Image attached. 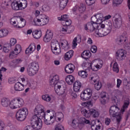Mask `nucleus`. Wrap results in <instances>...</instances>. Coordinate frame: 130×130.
<instances>
[{
  "mask_svg": "<svg viewBox=\"0 0 130 130\" xmlns=\"http://www.w3.org/2000/svg\"><path fill=\"white\" fill-rule=\"evenodd\" d=\"M111 18V15H108L105 17L101 13L93 15L91 19V21L84 25V29L89 33H92L95 31L94 35L96 37H104L108 35L112 29L111 22H108L107 24V30L105 29V22Z\"/></svg>",
  "mask_w": 130,
  "mask_h": 130,
  "instance_id": "1",
  "label": "nucleus"
},
{
  "mask_svg": "<svg viewBox=\"0 0 130 130\" xmlns=\"http://www.w3.org/2000/svg\"><path fill=\"white\" fill-rule=\"evenodd\" d=\"M84 124H89L91 125L92 130H103V128L101 124L96 125L95 120L90 121L86 119L84 117H77L74 119L71 123V127L73 129L81 130L84 128ZM95 125H96L95 126Z\"/></svg>",
  "mask_w": 130,
  "mask_h": 130,
  "instance_id": "2",
  "label": "nucleus"
},
{
  "mask_svg": "<svg viewBox=\"0 0 130 130\" xmlns=\"http://www.w3.org/2000/svg\"><path fill=\"white\" fill-rule=\"evenodd\" d=\"M80 99L82 101H87L81 104L83 107L93 106L94 103L97 100V99H95V97L93 96V90L90 88H86L81 91Z\"/></svg>",
  "mask_w": 130,
  "mask_h": 130,
  "instance_id": "3",
  "label": "nucleus"
},
{
  "mask_svg": "<svg viewBox=\"0 0 130 130\" xmlns=\"http://www.w3.org/2000/svg\"><path fill=\"white\" fill-rule=\"evenodd\" d=\"M64 50H69L71 47V44L67 40H63L60 43L56 40H52L50 43L51 49L52 53L55 55H60L61 54V48Z\"/></svg>",
  "mask_w": 130,
  "mask_h": 130,
  "instance_id": "4",
  "label": "nucleus"
},
{
  "mask_svg": "<svg viewBox=\"0 0 130 130\" xmlns=\"http://www.w3.org/2000/svg\"><path fill=\"white\" fill-rule=\"evenodd\" d=\"M50 85L54 87V90L57 95L64 94L66 91V82L61 80L59 81V76L55 74L50 79Z\"/></svg>",
  "mask_w": 130,
  "mask_h": 130,
  "instance_id": "5",
  "label": "nucleus"
},
{
  "mask_svg": "<svg viewBox=\"0 0 130 130\" xmlns=\"http://www.w3.org/2000/svg\"><path fill=\"white\" fill-rule=\"evenodd\" d=\"M34 15L36 16L33 19L32 25L34 26H45L49 22V17L45 14H40V11L35 10Z\"/></svg>",
  "mask_w": 130,
  "mask_h": 130,
  "instance_id": "6",
  "label": "nucleus"
},
{
  "mask_svg": "<svg viewBox=\"0 0 130 130\" xmlns=\"http://www.w3.org/2000/svg\"><path fill=\"white\" fill-rule=\"evenodd\" d=\"M27 6V0H15L11 4V7L14 11L25 10Z\"/></svg>",
  "mask_w": 130,
  "mask_h": 130,
  "instance_id": "7",
  "label": "nucleus"
},
{
  "mask_svg": "<svg viewBox=\"0 0 130 130\" xmlns=\"http://www.w3.org/2000/svg\"><path fill=\"white\" fill-rule=\"evenodd\" d=\"M103 60L101 58H94L89 63V68L94 72L101 70L103 67Z\"/></svg>",
  "mask_w": 130,
  "mask_h": 130,
  "instance_id": "8",
  "label": "nucleus"
},
{
  "mask_svg": "<svg viewBox=\"0 0 130 130\" xmlns=\"http://www.w3.org/2000/svg\"><path fill=\"white\" fill-rule=\"evenodd\" d=\"M24 99L22 98H15L10 101L9 108L10 109H18L24 105Z\"/></svg>",
  "mask_w": 130,
  "mask_h": 130,
  "instance_id": "9",
  "label": "nucleus"
},
{
  "mask_svg": "<svg viewBox=\"0 0 130 130\" xmlns=\"http://www.w3.org/2000/svg\"><path fill=\"white\" fill-rule=\"evenodd\" d=\"M29 114L28 108L23 107L20 109L16 113V118L18 121H24L27 118Z\"/></svg>",
  "mask_w": 130,
  "mask_h": 130,
  "instance_id": "10",
  "label": "nucleus"
},
{
  "mask_svg": "<svg viewBox=\"0 0 130 130\" xmlns=\"http://www.w3.org/2000/svg\"><path fill=\"white\" fill-rule=\"evenodd\" d=\"M39 71V64L37 61H34L30 63L27 69V75L30 77L35 76Z\"/></svg>",
  "mask_w": 130,
  "mask_h": 130,
  "instance_id": "11",
  "label": "nucleus"
},
{
  "mask_svg": "<svg viewBox=\"0 0 130 130\" xmlns=\"http://www.w3.org/2000/svg\"><path fill=\"white\" fill-rule=\"evenodd\" d=\"M110 115L113 117H116L117 122L121 120V115L120 114V109L117 106H112L110 108Z\"/></svg>",
  "mask_w": 130,
  "mask_h": 130,
  "instance_id": "12",
  "label": "nucleus"
},
{
  "mask_svg": "<svg viewBox=\"0 0 130 130\" xmlns=\"http://www.w3.org/2000/svg\"><path fill=\"white\" fill-rule=\"evenodd\" d=\"M74 26H67L64 25H63L61 26L60 28V31L62 34H64V35L67 34H71L74 32Z\"/></svg>",
  "mask_w": 130,
  "mask_h": 130,
  "instance_id": "13",
  "label": "nucleus"
},
{
  "mask_svg": "<svg viewBox=\"0 0 130 130\" xmlns=\"http://www.w3.org/2000/svg\"><path fill=\"white\" fill-rule=\"evenodd\" d=\"M115 56L118 60H124L126 57V51L123 49L118 50L116 52Z\"/></svg>",
  "mask_w": 130,
  "mask_h": 130,
  "instance_id": "14",
  "label": "nucleus"
},
{
  "mask_svg": "<svg viewBox=\"0 0 130 130\" xmlns=\"http://www.w3.org/2000/svg\"><path fill=\"white\" fill-rule=\"evenodd\" d=\"M53 38V32L51 30H47L43 37V41L45 43H49Z\"/></svg>",
  "mask_w": 130,
  "mask_h": 130,
  "instance_id": "15",
  "label": "nucleus"
},
{
  "mask_svg": "<svg viewBox=\"0 0 130 130\" xmlns=\"http://www.w3.org/2000/svg\"><path fill=\"white\" fill-rule=\"evenodd\" d=\"M81 41L82 37H81V35H77L76 37H75L72 41V49L77 48L78 43H81Z\"/></svg>",
  "mask_w": 130,
  "mask_h": 130,
  "instance_id": "16",
  "label": "nucleus"
},
{
  "mask_svg": "<svg viewBox=\"0 0 130 130\" xmlns=\"http://www.w3.org/2000/svg\"><path fill=\"white\" fill-rule=\"evenodd\" d=\"M108 94L106 92L103 91L101 93V99L100 101L102 104H106L109 100Z\"/></svg>",
  "mask_w": 130,
  "mask_h": 130,
  "instance_id": "17",
  "label": "nucleus"
},
{
  "mask_svg": "<svg viewBox=\"0 0 130 130\" xmlns=\"http://www.w3.org/2000/svg\"><path fill=\"white\" fill-rule=\"evenodd\" d=\"M36 50V45L35 43H31L28 48L25 50V54L27 55H30L32 54L34 51Z\"/></svg>",
  "mask_w": 130,
  "mask_h": 130,
  "instance_id": "18",
  "label": "nucleus"
},
{
  "mask_svg": "<svg viewBox=\"0 0 130 130\" xmlns=\"http://www.w3.org/2000/svg\"><path fill=\"white\" fill-rule=\"evenodd\" d=\"M75 69L76 67L74 64L69 63L65 67L64 71L66 74H73Z\"/></svg>",
  "mask_w": 130,
  "mask_h": 130,
  "instance_id": "19",
  "label": "nucleus"
},
{
  "mask_svg": "<svg viewBox=\"0 0 130 130\" xmlns=\"http://www.w3.org/2000/svg\"><path fill=\"white\" fill-rule=\"evenodd\" d=\"M10 23L13 28H15V29H19V28H20V25H19V20L17 19L16 17H13L10 19Z\"/></svg>",
  "mask_w": 130,
  "mask_h": 130,
  "instance_id": "20",
  "label": "nucleus"
},
{
  "mask_svg": "<svg viewBox=\"0 0 130 130\" xmlns=\"http://www.w3.org/2000/svg\"><path fill=\"white\" fill-rule=\"evenodd\" d=\"M74 50H70L67 52L64 55V60H66V61H69V60H71L72 58V57L74 56Z\"/></svg>",
  "mask_w": 130,
  "mask_h": 130,
  "instance_id": "21",
  "label": "nucleus"
},
{
  "mask_svg": "<svg viewBox=\"0 0 130 130\" xmlns=\"http://www.w3.org/2000/svg\"><path fill=\"white\" fill-rule=\"evenodd\" d=\"M81 113L83 116L86 117V118H89V117H91V113L90 112V109L88 110L85 108H82L81 109Z\"/></svg>",
  "mask_w": 130,
  "mask_h": 130,
  "instance_id": "22",
  "label": "nucleus"
},
{
  "mask_svg": "<svg viewBox=\"0 0 130 130\" xmlns=\"http://www.w3.org/2000/svg\"><path fill=\"white\" fill-rule=\"evenodd\" d=\"M23 58H18L15 59L11 62L10 63V66L15 68V66H16V64H20V63H22V62H23Z\"/></svg>",
  "mask_w": 130,
  "mask_h": 130,
  "instance_id": "23",
  "label": "nucleus"
},
{
  "mask_svg": "<svg viewBox=\"0 0 130 130\" xmlns=\"http://www.w3.org/2000/svg\"><path fill=\"white\" fill-rule=\"evenodd\" d=\"M82 87V83L79 81H76L73 84V90L74 92H80V90Z\"/></svg>",
  "mask_w": 130,
  "mask_h": 130,
  "instance_id": "24",
  "label": "nucleus"
},
{
  "mask_svg": "<svg viewBox=\"0 0 130 130\" xmlns=\"http://www.w3.org/2000/svg\"><path fill=\"white\" fill-rule=\"evenodd\" d=\"M59 2V9L62 11L67 7L69 0H57Z\"/></svg>",
  "mask_w": 130,
  "mask_h": 130,
  "instance_id": "25",
  "label": "nucleus"
},
{
  "mask_svg": "<svg viewBox=\"0 0 130 130\" xmlns=\"http://www.w3.org/2000/svg\"><path fill=\"white\" fill-rule=\"evenodd\" d=\"M11 101L8 98H3L1 100V105L3 107H10V103Z\"/></svg>",
  "mask_w": 130,
  "mask_h": 130,
  "instance_id": "26",
  "label": "nucleus"
},
{
  "mask_svg": "<svg viewBox=\"0 0 130 130\" xmlns=\"http://www.w3.org/2000/svg\"><path fill=\"white\" fill-rule=\"evenodd\" d=\"M66 82L68 85H73V83L75 82V77L73 75H68L66 77Z\"/></svg>",
  "mask_w": 130,
  "mask_h": 130,
  "instance_id": "27",
  "label": "nucleus"
},
{
  "mask_svg": "<svg viewBox=\"0 0 130 130\" xmlns=\"http://www.w3.org/2000/svg\"><path fill=\"white\" fill-rule=\"evenodd\" d=\"M118 42H120L121 44H127V43H128L127 36L125 35L121 36L118 40Z\"/></svg>",
  "mask_w": 130,
  "mask_h": 130,
  "instance_id": "28",
  "label": "nucleus"
},
{
  "mask_svg": "<svg viewBox=\"0 0 130 130\" xmlns=\"http://www.w3.org/2000/svg\"><path fill=\"white\" fill-rule=\"evenodd\" d=\"M14 89L18 92L23 91L24 90V84L21 83V82L16 83L14 85Z\"/></svg>",
  "mask_w": 130,
  "mask_h": 130,
  "instance_id": "29",
  "label": "nucleus"
},
{
  "mask_svg": "<svg viewBox=\"0 0 130 130\" xmlns=\"http://www.w3.org/2000/svg\"><path fill=\"white\" fill-rule=\"evenodd\" d=\"M42 36V32L41 30H35L32 32V37L35 39H39Z\"/></svg>",
  "mask_w": 130,
  "mask_h": 130,
  "instance_id": "30",
  "label": "nucleus"
},
{
  "mask_svg": "<svg viewBox=\"0 0 130 130\" xmlns=\"http://www.w3.org/2000/svg\"><path fill=\"white\" fill-rule=\"evenodd\" d=\"M90 116L91 115H92L93 118H97V117H99V115H100V113L99 112V111L95 110L94 109H90Z\"/></svg>",
  "mask_w": 130,
  "mask_h": 130,
  "instance_id": "31",
  "label": "nucleus"
},
{
  "mask_svg": "<svg viewBox=\"0 0 130 130\" xmlns=\"http://www.w3.org/2000/svg\"><path fill=\"white\" fill-rule=\"evenodd\" d=\"M81 56L84 59H88L91 57V52L89 50H85L82 53Z\"/></svg>",
  "mask_w": 130,
  "mask_h": 130,
  "instance_id": "32",
  "label": "nucleus"
},
{
  "mask_svg": "<svg viewBox=\"0 0 130 130\" xmlns=\"http://www.w3.org/2000/svg\"><path fill=\"white\" fill-rule=\"evenodd\" d=\"M113 72L115 73H118L119 72V69L118 67V64L115 61H112L110 64Z\"/></svg>",
  "mask_w": 130,
  "mask_h": 130,
  "instance_id": "33",
  "label": "nucleus"
},
{
  "mask_svg": "<svg viewBox=\"0 0 130 130\" xmlns=\"http://www.w3.org/2000/svg\"><path fill=\"white\" fill-rule=\"evenodd\" d=\"M78 76L82 79H87L88 78V72L86 70H80L78 71Z\"/></svg>",
  "mask_w": 130,
  "mask_h": 130,
  "instance_id": "34",
  "label": "nucleus"
},
{
  "mask_svg": "<svg viewBox=\"0 0 130 130\" xmlns=\"http://www.w3.org/2000/svg\"><path fill=\"white\" fill-rule=\"evenodd\" d=\"M20 80L24 85H27L28 87H31V84H30V82L29 81V79L28 77L25 76H21Z\"/></svg>",
  "mask_w": 130,
  "mask_h": 130,
  "instance_id": "35",
  "label": "nucleus"
},
{
  "mask_svg": "<svg viewBox=\"0 0 130 130\" xmlns=\"http://www.w3.org/2000/svg\"><path fill=\"white\" fill-rule=\"evenodd\" d=\"M13 51H14L15 53H17V55H19V54L21 53V51H22V46L18 44H16Z\"/></svg>",
  "mask_w": 130,
  "mask_h": 130,
  "instance_id": "36",
  "label": "nucleus"
},
{
  "mask_svg": "<svg viewBox=\"0 0 130 130\" xmlns=\"http://www.w3.org/2000/svg\"><path fill=\"white\" fill-rule=\"evenodd\" d=\"M18 25L20 26V27H18V29H21V28L25 27L26 25V20L22 17H20L19 21H18Z\"/></svg>",
  "mask_w": 130,
  "mask_h": 130,
  "instance_id": "37",
  "label": "nucleus"
},
{
  "mask_svg": "<svg viewBox=\"0 0 130 130\" xmlns=\"http://www.w3.org/2000/svg\"><path fill=\"white\" fill-rule=\"evenodd\" d=\"M128 105H129V99H127L124 102V104L121 109V112H124L125 109L128 107Z\"/></svg>",
  "mask_w": 130,
  "mask_h": 130,
  "instance_id": "38",
  "label": "nucleus"
},
{
  "mask_svg": "<svg viewBox=\"0 0 130 130\" xmlns=\"http://www.w3.org/2000/svg\"><path fill=\"white\" fill-rule=\"evenodd\" d=\"M0 32L2 38H4V37H7V36L9 35V30L6 28L0 29Z\"/></svg>",
  "mask_w": 130,
  "mask_h": 130,
  "instance_id": "39",
  "label": "nucleus"
},
{
  "mask_svg": "<svg viewBox=\"0 0 130 130\" xmlns=\"http://www.w3.org/2000/svg\"><path fill=\"white\" fill-rule=\"evenodd\" d=\"M42 99L46 102H50L51 101V97L49 94H43L42 95Z\"/></svg>",
  "mask_w": 130,
  "mask_h": 130,
  "instance_id": "40",
  "label": "nucleus"
},
{
  "mask_svg": "<svg viewBox=\"0 0 130 130\" xmlns=\"http://www.w3.org/2000/svg\"><path fill=\"white\" fill-rule=\"evenodd\" d=\"M69 18H70V17L69 16V15H68V14H64L61 15V16H59L57 17V20H58V21H66L67 20H68L69 19Z\"/></svg>",
  "mask_w": 130,
  "mask_h": 130,
  "instance_id": "41",
  "label": "nucleus"
},
{
  "mask_svg": "<svg viewBox=\"0 0 130 130\" xmlns=\"http://www.w3.org/2000/svg\"><path fill=\"white\" fill-rule=\"evenodd\" d=\"M2 49L3 52L4 53H9L10 52V47L8 46V44H4Z\"/></svg>",
  "mask_w": 130,
  "mask_h": 130,
  "instance_id": "42",
  "label": "nucleus"
},
{
  "mask_svg": "<svg viewBox=\"0 0 130 130\" xmlns=\"http://www.w3.org/2000/svg\"><path fill=\"white\" fill-rule=\"evenodd\" d=\"M94 88L95 90L99 91V90L102 88V83H101V82L97 81V82H95V83H94Z\"/></svg>",
  "mask_w": 130,
  "mask_h": 130,
  "instance_id": "43",
  "label": "nucleus"
},
{
  "mask_svg": "<svg viewBox=\"0 0 130 130\" xmlns=\"http://www.w3.org/2000/svg\"><path fill=\"white\" fill-rule=\"evenodd\" d=\"M78 12L81 14L85 13L86 12V6L85 5H81L80 7H78Z\"/></svg>",
  "mask_w": 130,
  "mask_h": 130,
  "instance_id": "44",
  "label": "nucleus"
},
{
  "mask_svg": "<svg viewBox=\"0 0 130 130\" xmlns=\"http://www.w3.org/2000/svg\"><path fill=\"white\" fill-rule=\"evenodd\" d=\"M40 11L41 12H47V11H49V7L46 5H44L40 8Z\"/></svg>",
  "mask_w": 130,
  "mask_h": 130,
  "instance_id": "45",
  "label": "nucleus"
},
{
  "mask_svg": "<svg viewBox=\"0 0 130 130\" xmlns=\"http://www.w3.org/2000/svg\"><path fill=\"white\" fill-rule=\"evenodd\" d=\"M123 2V0H113V5L117 7L120 5H121Z\"/></svg>",
  "mask_w": 130,
  "mask_h": 130,
  "instance_id": "46",
  "label": "nucleus"
},
{
  "mask_svg": "<svg viewBox=\"0 0 130 130\" xmlns=\"http://www.w3.org/2000/svg\"><path fill=\"white\" fill-rule=\"evenodd\" d=\"M17 55H18L17 54L12 50L9 53V58L13 59L15 58Z\"/></svg>",
  "mask_w": 130,
  "mask_h": 130,
  "instance_id": "47",
  "label": "nucleus"
},
{
  "mask_svg": "<svg viewBox=\"0 0 130 130\" xmlns=\"http://www.w3.org/2000/svg\"><path fill=\"white\" fill-rule=\"evenodd\" d=\"M17 43V40L15 38H11L9 41V45L10 46H14Z\"/></svg>",
  "mask_w": 130,
  "mask_h": 130,
  "instance_id": "48",
  "label": "nucleus"
},
{
  "mask_svg": "<svg viewBox=\"0 0 130 130\" xmlns=\"http://www.w3.org/2000/svg\"><path fill=\"white\" fill-rule=\"evenodd\" d=\"M98 49L97 46H96L95 45H92L90 47V51L92 53H96Z\"/></svg>",
  "mask_w": 130,
  "mask_h": 130,
  "instance_id": "49",
  "label": "nucleus"
},
{
  "mask_svg": "<svg viewBox=\"0 0 130 130\" xmlns=\"http://www.w3.org/2000/svg\"><path fill=\"white\" fill-rule=\"evenodd\" d=\"M65 24H64L65 26H67V27H71V25H72V20L68 18L66 20L64 21Z\"/></svg>",
  "mask_w": 130,
  "mask_h": 130,
  "instance_id": "50",
  "label": "nucleus"
},
{
  "mask_svg": "<svg viewBox=\"0 0 130 130\" xmlns=\"http://www.w3.org/2000/svg\"><path fill=\"white\" fill-rule=\"evenodd\" d=\"M55 130H64V127L61 124H58L56 125Z\"/></svg>",
  "mask_w": 130,
  "mask_h": 130,
  "instance_id": "51",
  "label": "nucleus"
},
{
  "mask_svg": "<svg viewBox=\"0 0 130 130\" xmlns=\"http://www.w3.org/2000/svg\"><path fill=\"white\" fill-rule=\"evenodd\" d=\"M91 81L93 82V83H95L97 82H99V77L97 76H94L91 77Z\"/></svg>",
  "mask_w": 130,
  "mask_h": 130,
  "instance_id": "52",
  "label": "nucleus"
},
{
  "mask_svg": "<svg viewBox=\"0 0 130 130\" xmlns=\"http://www.w3.org/2000/svg\"><path fill=\"white\" fill-rule=\"evenodd\" d=\"M85 2L88 6H92V5L95 4V0H86Z\"/></svg>",
  "mask_w": 130,
  "mask_h": 130,
  "instance_id": "53",
  "label": "nucleus"
},
{
  "mask_svg": "<svg viewBox=\"0 0 130 130\" xmlns=\"http://www.w3.org/2000/svg\"><path fill=\"white\" fill-rule=\"evenodd\" d=\"M7 71V69L5 68H2V69L0 70V81H2L3 80V75H2V73H4Z\"/></svg>",
  "mask_w": 130,
  "mask_h": 130,
  "instance_id": "54",
  "label": "nucleus"
},
{
  "mask_svg": "<svg viewBox=\"0 0 130 130\" xmlns=\"http://www.w3.org/2000/svg\"><path fill=\"white\" fill-rule=\"evenodd\" d=\"M24 34L25 35H27V36H29V35H31L32 33H33V31L32 30V29H29L26 30V31H23Z\"/></svg>",
  "mask_w": 130,
  "mask_h": 130,
  "instance_id": "55",
  "label": "nucleus"
},
{
  "mask_svg": "<svg viewBox=\"0 0 130 130\" xmlns=\"http://www.w3.org/2000/svg\"><path fill=\"white\" fill-rule=\"evenodd\" d=\"M11 0H2L3 7H8L9 6V2Z\"/></svg>",
  "mask_w": 130,
  "mask_h": 130,
  "instance_id": "56",
  "label": "nucleus"
},
{
  "mask_svg": "<svg viewBox=\"0 0 130 130\" xmlns=\"http://www.w3.org/2000/svg\"><path fill=\"white\" fill-rule=\"evenodd\" d=\"M121 23V19L120 18V17L118 18H116L115 19V24H116V25H117V26H118V25H119V24H120Z\"/></svg>",
  "mask_w": 130,
  "mask_h": 130,
  "instance_id": "57",
  "label": "nucleus"
},
{
  "mask_svg": "<svg viewBox=\"0 0 130 130\" xmlns=\"http://www.w3.org/2000/svg\"><path fill=\"white\" fill-rule=\"evenodd\" d=\"M72 11L74 14L79 12V6L78 5L75 6L72 9Z\"/></svg>",
  "mask_w": 130,
  "mask_h": 130,
  "instance_id": "58",
  "label": "nucleus"
},
{
  "mask_svg": "<svg viewBox=\"0 0 130 130\" xmlns=\"http://www.w3.org/2000/svg\"><path fill=\"white\" fill-rule=\"evenodd\" d=\"M110 122H111V119L109 118H106L105 119V124L106 125H109Z\"/></svg>",
  "mask_w": 130,
  "mask_h": 130,
  "instance_id": "59",
  "label": "nucleus"
},
{
  "mask_svg": "<svg viewBox=\"0 0 130 130\" xmlns=\"http://www.w3.org/2000/svg\"><path fill=\"white\" fill-rule=\"evenodd\" d=\"M122 83V81H121V80L119 79H117V87L119 88Z\"/></svg>",
  "mask_w": 130,
  "mask_h": 130,
  "instance_id": "60",
  "label": "nucleus"
},
{
  "mask_svg": "<svg viewBox=\"0 0 130 130\" xmlns=\"http://www.w3.org/2000/svg\"><path fill=\"white\" fill-rule=\"evenodd\" d=\"M87 44H89L90 45H91V44H93V40H92V39H91L90 38H89L87 39Z\"/></svg>",
  "mask_w": 130,
  "mask_h": 130,
  "instance_id": "61",
  "label": "nucleus"
},
{
  "mask_svg": "<svg viewBox=\"0 0 130 130\" xmlns=\"http://www.w3.org/2000/svg\"><path fill=\"white\" fill-rule=\"evenodd\" d=\"M54 64L55 66H59L60 64V61L59 60H55L54 61Z\"/></svg>",
  "mask_w": 130,
  "mask_h": 130,
  "instance_id": "62",
  "label": "nucleus"
},
{
  "mask_svg": "<svg viewBox=\"0 0 130 130\" xmlns=\"http://www.w3.org/2000/svg\"><path fill=\"white\" fill-rule=\"evenodd\" d=\"M4 127H5V124L4 123V122H0V130H3Z\"/></svg>",
  "mask_w": 130,
  "mask_h": 130,
  "instance_id": "63",
  "label": "nucleus"
},
{
  "mask_svg": "<svg viewBox=\"0 0 130 130\" xmlns=\"http://www.w3.org/2000/svg\"><path fill=\"white\" fill-rule=\"evenodd\" d=\"M126 6L128 9L130 10V0H126Z\"/></svg>",
  "mask_w": 130,
  "mask_h": 130,
  "instance_id": "64",
  "label": "nucleus"
}]
</instances>
